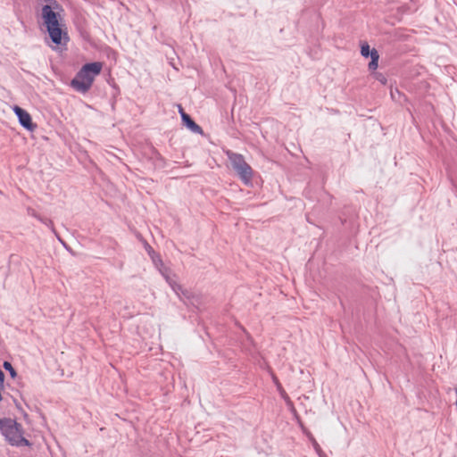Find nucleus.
<instances>
[{"mask_svg": "<svg viewBox=\"0 0 457 457\" xmlns=\"http://www.w3.org/2000/svg\"><path fill=\"white\" fill-rule=\"evenodd\" d=\"M27 213L29 215V216H32L36 219H37L39 220V218H41V216L39 214H37V212L31 207H29L27 209Z\"/></svg>", "mask_w": 457, "mask_h": 457, "instance_id": "ddd939ff", "label": "nucleus"}, {"mask_svg": "<svg viewBox=\"0 0 457 457\" xmlns=\"http://www.w3.org/2000/svg\"><path fill=\"white\" fill-rule=\"evenodd\" d=\"M279 393L282 395V397H284V398L287 397V395L285 391H284V393L283 392H279Z\"/></svg>", "mask_w": 457, "mask_h": 457, "instance_id": "6ab92c4d", "label": "nucleus"}, {"mask_svg": "<svg viewBox=\"0 0 457 457\" xmlns=\"http://www.w3.org/2000/svg\"><path fill=\"white\" fill-rule=\"evenodd\" d=\"M155 264V266H158L159 264L162 265L160 263V262L158 261L157 257H155V262H154Z\"/></svg>", "mask_w": 457, "mask_h": 457, "instance_id": "a211bd4d", "label": "nucleus"}, {"mask_svg": "<svg viewBox=\"0 0 457 457\" xmlns=\"http://www.w3.org/2000/svg\"><path fill=\"white\" fill-rule=\"evenodd\" d=\"M145 249L146 250L147 253L149 254V256L151 257L153 262H155V257H157L158 261L160 262L161 264H163L162 263V261L160 257V255H158L154 250L153 249V247L148 244V243H145Z\"/></svg>", "mask_w": 457, "mask_h": 457, "instance_id": "9d476101", "label": "nucleus"}, {"mask_svg": "<svg viewBox=\"0 0 457 457\" xmlns=\"http://www.w3.org/2000/svg\"><path fill=\"white\" fill-rule=\"evenodd\" d=\"M179 112L181 117H182V113H186L181 105H179Z\"/></svg>", "mask_w": 457, "mask_h": 457, "instance_id": "2eb2a0df", "label": "nucleus"}, {"mask_svg": "<svg viewBox=\"0 0 457 457\" xmlns=\"http://www.w3.org/2000/svg\"><path fill=\"white\" fill-rule=\"evenodd\" d=\"M273 382L277 386L278 382H279V381H278V379L276 377H273Z\"/></svg>", "mask_w": 457, "mask_h": 457, "instance_id": "f3484780", "label": "nucleus"}, {"mask_svg": "<svg viewBox=\"0 0 457 457\" xmlns=\"http://www.w3.org/2000/svg\"><path fill=\"white\" fill-rule=\"evenodd\" d=\"M48 4L43 5L41 18L43 25L48 33L53 44L55 46H66L69 37L65 29L62 28L61 17L56 10L60 9V4L56 0H47Z\"/></svg>", "mask_w": 457, "mask_h": 457, "instance_id": "f257e3e1", "label": "nucleus"}, {"mask_svg": "<svg viewBox=\"0 0 457 457\" xmlns=\"http://www.w3.org/2000/svg\"><path fill=\"white\" fill-rule=\"evenodd\" d=\"M228 156L234 170L237 173L240 179L245 184L250 183L253 178V170L245 161L244 156L237 153H228Z\"/></svg>", "mask_w": 457, "mask_h": 457, "instance_id": "20e7f679", "label": "nucleus"}, {"mask_svg": "<svg viewBox=\"0 0 457 457\" xmlns=\"http://www.w3.org/2000/svg\"><path fill=\"white\" fill-rule=\"evenodd\" d=\"M182 123L192 132L195 134H203L202 128L196 124L187 113H182Z\"/></svg>", "mask_w": 457, "mask_h": 457, "instance_id": "6e6552de", "label": "nucleus"}, {"mask_svg": "<svg viewBox=\"0 0 457 457\" xmlns=\"http://www.w3.org/2000/svg\"><path fill=\"white\" fill-rule=\"evenodd\" d=\"M103 64L100 62L84 64L71 80L70 86L76 92L86 94L91 88L95 78L101 73Z\"/></svg>", "mask_w": 457, "mask_h": 457, "instance_id": "f03ea898", "label": "nucleus"}, {"mask_svg": "<svg viewBox=\"0 0 457 457\" xmlns=\"http://www.w3.org/2000/svg\"><path fill=\"white\" fill-rule=\"evenodd\" d=\"M0 432L12 446H29L30 442L23 436L21 424L11 418H0Z\"/></svg>", "mask_w": 457, "mask_h": 457, "instance_id": "7ed1b4c3", "label": "nucleus"}, {"mask_svg": "<svg viewBox=\"0 0 457 457\" xmlns=\"http://www.w3.org/2000/svg\"><path fill=\"white\" fill-rule=\"evenodd\" d=\"M12 111L22 128L29 131H34L36 129L37 125L33 123L30 114L26 110L18 105H14Z\"/></svg>", "mask_w": 457, "mask_h": 457, "instance_id": "423d86ee", "label": "nucleus"}, {"mask_svg": "<svg viewBox=\"0 0 457 457\" xmlns=\"http://www.w3.org/2000/svg\"><path fill=\"white\" fill-rule=\"evenodd\" d=\"M277 388L279 392H283L284 393V389L282 388V386L279 382H278V385H277Z\"/></svg>", "mask_w": 457, "mask_h": 457, "instance_id": "dca6fc26", "label": "nucleus"}, {"mask_svg": "<svg viewBox=\"0 0 457 457\" xmlns=\"http://www.w3.org/2000/svg\"><path fill=\"white\" fill-rule=\"evenodd\" d=\"M361 54L365 58L369 56L370 57L371 60L368 64V68L370 71H373L378 69L379 54L375 48L370 49L369 44L367 42H364L361 46Z\"/></svg>", "mask_w": 457, "mask_h": 457, "instance_id": "0eeeda50", "label": "nucleus"}, {"mask_svg": "<svg viewBox=\"0 0 457 457\" xmlns=\"http://www.w3.org/2000/svg\"><path fill=\"white\" fill-rule=\"evenodd\" d=\"M39 221L45 224L46 227H48L54 233H56L54 227V223L50 219L41 217L39 218Z\"/></svg>", "mask_w": 457, "mask_h": 457, "instance_id": "f8f14e48", "label": "nucleus"}, {"mask_svg": "<svg viewBox=\"0 0 457 457\" xmlns=\"http://www.w3.org/2000/svg\"><path fill=\"white\" fill-rule=\"evenodd\" d=\"M162 275L165 277L166 281L169 283L172 290L175 294L179 297L180 300L187 303L188 301L191 304H195L199 303V297L195 293L190 290L184 288L180 284L170 278L167 275L162 271Z\"/></svg>", "mask_w": 457, "mask_h": 457, "instance_id": "39448f33", "label": "nucleus"}, {"mask_svg": "<svg viewBox=\"0 0 457 457\" xmlns=\"http://www.w3.org/2000/svg\"><path fill=\"white\" fill-rule=\"evenodd\" d=\"M3 367L4 369L9 372L10 376L14 378L16 376H17V372L16 370H14V368L12 367V363L7 361H4V364H3Z\"/></svg>", "mask_w": 457, "mask_h": 457, "instance_id": "9b49d317", "label": "nucleus"}, {"mask_svg": "<svg viewBox=\"0 0 457 457\" xmlns=\"http://www.w3.org/2000/svg\"><path fill=\"white\" fill-rule=\"evenodd\" d=\"M4 381V373L2 370H0V384L2 385Z\"/></svg>", "mask_w": 457, "mask_h": 457, "instance_id": "4468645a", "label": "nucleus"}, {"mask_svg": "<svg viewBox=\"0 0 457 457\" xmlns=\"http://www.w3.org/2000/svg\"><path fill=\"white\" fill-rule=\"evenodd\" d=\"M307 436L310 441L312 442V445L319 457H327V455L323 453L321 447L320 446L316 439L313 437V436L311 433H308Z\"/></svg>", "mask_w": 457, "mask_h": 457, "instance_id": "1a4fd4ad", "label": "nucleus"}]
</instances>
